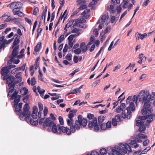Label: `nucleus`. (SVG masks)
<instances>
[{"label":"nucleus","instance_id":"64","mask_svg":"<svg viewBox=\"0 0 155 155\" xmlns=\"http://www.w3.org/2000/svg\"><path fill=\"white\" fill-rule=\"evenodd\" d=\"M90 155H99V154L98 152L97 151L94 150L92 151L90 154Z\"/></svg>","mask_w":155,"mask_h":155},{"label":"nucleus","instance_id":"6","mask_svg":"<svg viewBox=\"0 0 155 155\" xmlns=\"http://www.w3.org/2000/svg\"><path fill=\"white\" fill-rule=\"evenodd\" d=\"M117 150L120 151V153H124L128 154L132 151L130 147L127 143H125L124 145L122 143H120L118 146H115L114 148L117 149Z\"/></svg>","mask_w":155,"mask_h":155},{"label":"nucleus","instance_id":"18","mask_svg":"<svg viewBox=\"0 0 155 155\" xmlns=\"http://www.w3.org/2000/svg\"><path fill=\"white\" fill-rule=\"evenodd\" d=\"M110 149L112 151V153H109L108 154L109 155H119L120 154V151L114 149L112 147Z\"/></svg>","mask_w":155,"mask_h":155},{"label":"nucleus","instance_id":"39","mask_svg":"<svg viewBox=\"0 0 155 155\" xmlns=\"http://www.w3.org/2000/svg\"><path fill=\"white\" fill-rule=\"evenodd\" d=\"M74 21V20L70 21L65 26L67 28L70 27L72 25H73Z\"/></svg>","mask_w":155,"mask_h":155},{"label":"nucleus","instance_id":"2","mask_svg":"<svg viewBox=\"0 0 155 155\" xmlns=\"http://www.w3.org/2000/svg\"><path fill=\"white\" fill-rule=\"evenodd\" d=\"M59 124L56 125L54 121H52L50 117L47 118L45 121L43 126V129H45L47 127H48L47 130L48 131L52 130L54 133H57L58 134H61L60 130H59Z\"/></svg>","mask_w":155,"mask_h":155},{"label":"nucleus","instance_id":"26","mask_svg":"<svg viewBox=\"0 0 155 155\" xmlns=\"http://www.w3.org/2000/svg\"><path fill=\"white\" fill-rule=\"evenodd\" d=\"M128 108H130L129 109L130 110H131L132 111H134L135 110V105L134 104V103L133 102H131L130 103L129 106L127 107Z\"/></svg>","mask_w":155,"mask_h":155},{"label":"nucleus","instance_id":"56","mask_svg":"<svg viewBox=\"0 0 155 155\" xmlns=\"http://www.w3.org/2000/svg\"><path fill=\"white\" fill-rule=\"evenodd\" d=\"M48 112V108L47 107H45L44 110V115L45 117L47 116Z\"/></svg>","mask_w":155,"mask_h":155},{"label":"nucleus","instance_id":"17","mask_svg":"<svg viewBox=\"0 0 155 155\" xmlns=\"http://www.w3.org/2000/svg\"><path fill=\"white\" fill-rule=\"evenodd\" d=\"M41 43L38 42L37 45L35 47L33 52V54L36 55H37V52L39 51L41 48Z\"/></svg>","mask_w":155,"mask_h":155},{"label":"nucleus","instance_id":"59","mask_svg":"<svg viewBox=\"0 0 155 155\" xmlns=\"http://www.w3.org/2000/svg\"><path fill=\"white\" fill-rule=\"evenodd\" d=\"M90 11V10L89 8L86 9L82 13H81V15H85L86 14L89 13Z\"/></svg>","mask_w":155,"mask_h":155},{"label":"nucleus","instance_id":"14","mask_svg":"<svg viewBox=\"0 0 155 155\" xmlns=\"http://www.w3.org/2000/svg\"><path fill=\"white\" fill-rule=\"evenodd\" d=\"M129 108L128 107H127L126 108V110H127V114H126L125 111L122 112L121 116L123 118L125 119L127 118V119H130L131 116V112L130 110L129 109Z\"/></svg>","mask_w":155,"mask_h":155},{"label":"nucleus","instance_id":"63","mask_svg":"<svg viewBox=\"0 0 155 155\" xmlns=\"http://www.w3.org/2000/svg\"><path fill=\"white\" fill-rule=\"evenodd\" d=\"M74 62L75 63H77L78 62V58L77 56L75 55L73 59Z\"/></svg>","mask_w":155,"mask_h":155},{"label":"nucleus","instance_id":"11","mask_svg":"<svg viewBox=\"0 0 155 155\" xmlns=\"http://www.w3.org/2000/svg\"><path fill=\"white\" fill-rule=\"evenodd\" d=\"M122 121L120 115L119 114L112 119V124L113 126L115 127L117 126V123Z\"/></svg>","mask_w":155,"mask_h":155},{"label":"nucleus","instance_id":"43","mask_svg":"<svg viewBox=\"0 0 155 155\" xmlns=\"http://www.w3.org/2000/svg\"><path fill=\"white\" fill-rule=\"evenodd\" d=\"M39 11V9L38 7H34V9L33 10V14L34 15H37V13Z\"/></svg>","mask_w":155,"mask_h":155},{"label":"nucleus","instance_id":"62","mask_svg":"<svg viewBox=\"0 0 155 155\" xmlns=\"http://www.w3.org/2000/svg\"><path fill=\"white\" fill-rule=\"evenodd\" d=\"M75 115V114H73L69 111V114L68 115V117L69 118H73Z\"/></svg>","mask_w":155,"mask_h":155},{"label":"nucleus","instance_id":"34","mask_svg":"<svg viewBox=\"0 0 155 155\" xmlns=\"http://www.w3.org/2000/svg\"><path fill=\"white\" fill-rule=\"evenodd\" d=\"M76 34L73 35L72 34L70 35L68 38V41L72 42V41L73 39L75 37L76 35Z\"/></svg>","mask_w":155,"mask_h":155},{"label":"nucleus","instance_id":"35","mask_svg":"<svg viewBox=\"0 0 155 155\" xmlns=\"http://www.w3.org/2000/svg\"><path fill=\"white\" fill-rule=\"evenodd\" d=\"M38 72H39V75H38V78H39V79L41 80V81H43V80L42 78V76H43V74L42 73L41 71L40 70V68H39V70H38Z\"/></svg>","mask_w":155,"mask_h":155},{"label":"nucleus","instance_id":"8","mask_svg":"<svg viewBox=\"0 0 155 155\" xmlns=\"http://www.w3.org/2000/svg\"><path fill=\"white\" fill-rule=\"evenodd\" d=\"M18 91L16 90L15 91V92L11 94V97L10 99L12 100H14V102H15L16 104L18 103L20 101L21 96L20 95H18Z\"/></svg>","mask_w":155,"mask_h":155},{"label":"nucleus","instance_id":"48","mask_svg":"<svg viewBox=\"0 0 155 155\" xmlns=\"http://www.w3.org/2000/svg\"><path fill=\"white\" fill-rule=\"evenodd\" d=\"M31 85L32 86L35 85L36 84V81L35 79V77H33L31 80Z\"/></svg>","mask_w":155,"mask_h":155},{"label":"nucleus","instance_id":"31","mask_svg":"<svg viewBox=\"0 0 155 155\" xmlns=\"http://www.w3.org/2000/svg\"><path fill=\"white\" fill-rule=\"evenodd\" d=\"M64 35H61L58 40V43H61L64 40Z\"/></svg>","mask_w":155,"mask_h":155},{"label":"nucleus","instance_id":"53","mask_svg":"<svg viewBox=\"0 0 155 155\" xmlns=\"http://www.w3.org/2000/svg\"><path fill=\"white\" fill-rule=\"evenodd\" d=\"M67 122L68 125L69 127L71 126L73 124H75V123H74V122L71 121L70 120H67Z\"/></svg>","mask_w":155,"mask_h":155},{"label":"nucleus","instance_id":"13","mask_svg":"<svg viewBox=\"0 0 155 155\" xmlns=\"http://www.w3.org/2000/svg\"><path fill=\"white\" fill-rule=\"evenodd\" d=\"M18 103L16 104L15 102H14L13 104L14 107L15 108L14 111L15 112H16L17 114H19L20 113H21L22 111L21 108L22 107V104L21 103H20L18 105L19 107H17Z\"/></svg>","mask_w":155,"mask_h":155},{"label":"nucleus","instance_id":"55","mask_svg":"<svg viewBox=\"0 0 155 155\" xmlns=\"http://www.w3.org/2000/svg\"><path fill=\"white\" fill-rule=\"evenodd\" d=\"M122 10L121 7L120 5L118 6L117 8V14H119L121 12Z\"/></svg>","mask_w":155,"mask_h":155},{"label":"nucleus","instance_id":"57","mask_svg":"<svg viewBox=\"0 0 155 155\" xmlns=\"http://www.w3.org/2000/svg\"><path fill=\"white\" fill-rule=\"evenodd\" d=\"M150 141L148 140H146L143 142V145L144 146H146L148 145Z\"/></svg>","mask_w":155,"mask_h":155},{"label":"nucleus","instance_id":"47","mask_svg":"<svg viewBox=\"0 0 155 155\" xmlns=\"http://www.w3.org/2000/svg\"><path fill=\"white\" fill-rule=\"evenodd\" d=\"M138 118L142 120H145L147 119V115H143L142 116H139L138 117Z\"/></svg>","mask_w":155,"mask_h":155},{"label":"nucleus","instance_id":"33","mask_svg":"<svg viewBox=\"0 0 155 155\" xmlns=\"http://www.w3.org/2000/svg\"><path fill=\"white\" fill-rule=\"evenodd\" d=\"M136 126L138 127H140L143 125H144V121H141L140 120H137L136 121Z\"/></svg>","mask_w":155,"mask_h":155},{"label":"nucleus","instance_id":"29","mask_svg":"<svg viewBox=\"0 0 155 155\" xmlns=\"http://www.w3.org/2000/svg\"><path fill=\"white\" fill-rule=\"evenodd\" d=\"M151 149V147H147L146 148H145L143 150L141 151V153L139 155H140L142 154H146L147 152L150 150Z\"/></svg>","mask_w":155,"mask_h":155},{"label":"nucleus","instance_id":"15","mask_svg":"<svg viewBox=\"0 0 155 155\" xmlns=\"http://www.w3.org/2000/svg\"><path fill=\"white\" fill-rule=\"evenodd\" d=\"M9 72V69L8 66H6L2 68L0 72L3 77H5V76H7L9 75L8 74Z\"/></svg>","mask_w":155,"mask_h":155},{"label":"nucleus","instance_id":"44","mask_svg":"<svg viewBox=\"0 0 155 155\" xmlns=\"http://www.w3.org/2000/svg\"><path fill=\"white\" fill-rule=\"evenodd\" d=\"M19 42H20L18 41H15V40H14L12 46V49H13V48L15 47L18 45V44Z\"/></svg>","mask_w":155,"mask_h":155},{"label":"nucleus","instance_id":"58","mask_svg":"<svg viewBox=\"0 0 155 155\" xmlns=\"http://www.w3.org/2000/svg\"><path fill=\"white\" fill-rule=\"evenodd\" d=\"M38 111V109L37 107L36 106H34L33 108V111L32 113H37Z\"/></svg>","mask_w":155,"mask_h":155},{"label":"nucleus","instance_id":"46","mask_svg":"<svg viewBox=\"0 0 155 155\" xmlns=\"http://www.w3.org/2000/svg\"><path fill=\"white\" fill-rule=\"evenodd\" d=\"M120 107H121L122 109V112H124L125 110L126 105L125 104V103H121L120 105Z\"/></svg>","mask_w":155,"mask_h":155},{"label":"nucleus","instance_id":"10","mask_svg":"<svg viewBox=\"0 0 155 155\" xmlns=\"http://www.w3.org/2000/svg\"><path fill=\"white\" fill-rule=\"evenodd\" d=\"M19 45H18L15 47L13 48L12 51L11 55L9 56V57L10 58V61H14L15 58L16 57L18 54V50L19 49Z\"/></svg>","mask_w":155,"mask_h":155},{"label":"nucleus","instance_id":"16","mask_svg":"<svg viewBox=\"0 0 155 155\" xmlns=\"http://www.w3.org/2000/svg\"><path fill=\"white\" fill-rule=\"evenodd\" d=\"M147 36V34L146 33L141 34L137 32L135 33V36L137 41L138 40L140 39L141 40H143L144 38L146 37Z\"/></svg>","mask_w":155,"mask_h":155},{"label":"nucleus","instance_id":"54","mask_svg":"<svg viewBox=\"0 0 155 155\" xmlns=\"http://www.w3.org/2000/svg\"><path fill=\"white\" fill-rule=\"evenodd\" d=\"M38 108L39 111H42L43 110V104L41 102L38 103Z\"/></svg>","mask_w":155,"mask_h":155},{"label":"nucleus","instance_id":"36","mask_svg":"<svg viewBox=\"0 0 155 155\" xmlns=\"http://www.w3.org/2000/svg\"><path fill=\"white\" fill-rule=\"evenodd\" d=\"M100 153L101 155H104L105 154L107 153V152L105 149L102 148L100 150Z\"/></svg>","mask_w":155,"mask_h":155},{"label":"nucleus","instance_id":"24","mask_svg":"<svg viewBox=\"0 0 155 155\" xmlns=\"http://www.w3.org/2000/svg\"><path fill=\"white\" fill-rule=\"evenodd\" d=\"M104 117L103 116H100L98 118V124L100 125V124L102 123L104 120Z\"/></svg>","mask_w":155,"mask_h":155},{"label":"nucleus","instance_id":"25","mask_svg":"<svg viewBox=\"0 0 155 155\" xmlns=\"http://www.w3.org/2000/svg\"><path fill=\"white\" fill-rule=\"evenodd\" d=\"M147 113V114H144V115H147V119L148 118L149 119V120H153V118L154 117H155V114L154 113L151 114V113Z\"/></svg>","mask_w":155,"mask_h":155},{"label":"nucleus","instance_id":"51","mask_svg":"<svg viewBox=\"0 0 155 155\" xmlns=\"http://www.w3.org/2000/svg\"><path fill=\"white\" fill-rule=\"evenodd\" d=\"M29 95H26L25 96L23 99V101L24 103H26L28 100Z\"/></svg>","mask_w":155,"mask_h":155},{"label":"nucleus","instance_id":"45","mask_svg":"<svg viewBox=\"0 0 155 155\" xmlns=\"http://www.w3.org/2000/svg\"><path fill=\"white\" fill-rule=\"evenodd\" d=\"M81 50L80 48H78L74 50V52L75 54H79L81 52Z\"/></svg>","mask_w":155,"mask_h":155},{"label":"nucleus","instance_id":"7","mask_svg":"<svg viewBox=\"0 0 155 155\" xmlns=\"http://www.w3.org/2000/svg\"><path fill=\"white\" fill-rule=\"evenodd\" d=\"M88 126L89 129H93L95 131H98L100 130V127L97 123V119L96 117H95L92 120L88 122Z\"/></svg>","mask_w":155,"mask_h":155},{"label":"nucleus","instance_id":"61","mask_svg":"<svg viewBox=\"0 0 155 155\" xmlns=\"http://www.w3.org/2000/svg\"><path fill=\"white\" fill-rule=\"evenodd\" d=\"M100 81V79H98V80H97L96 81L94 82L92 85V86L93 87H95L97 84Z\"/></svg>","mask_w":155,"mask_h":155},{"label":"nucleus","instance_id":"5","mask_svg":"<svg viewBox=\"0 0 155 155\" xmlns=\"http://www.w3.org/2000/svg\"><path fill=\"white\" fill-rule=\"evenodd\" d=\"M3 80H6V83L8 84L9 87H15V85L19 83V81L15 80V77L11 75L8 76H5V77H3Z\"/></svg>","mask_w":155,"mask_h":155},{"label":"nucleus","instance_id":"12","mask_svg":"<svg viewBox=\"0 0 155 155\" xmlns=\"http://www.w3.org/2000/svg\"><path fill=\"white\" fill-rule=\"evenodd\" d=\"M59 130H60L61 134L62 133L68 136L71 135V132L69 130V128L67 127H65L63 126H61L59 125Z\"/></svg>","mask_w":155,"mask_h":155},{"label":"nucleus","instance_id":"42","mask_svg":"<svg viewBox=\"0 0 155 155\" xmlns=\"http://www.w3.org/2000/svg\"><path fill=\"white\" fill-rule=\"evenodd\" d=\"M111 122L110 120H108L106 124V127H107V128H110L111 126Z\"/></svg>","mask_w":155,"mask_h":155},{"label":"nucleus","instance_id":"38","mask_svg":"<svg viewBox=\"0 0 155 155\" xmlns=\"http://www.w3.org/2000/svg\"><path fill=\"white\" fill-rule=\"evenodd\" d=\"M21 73L19 72L18 73L15 75V77L16 78H18L19 80V82L21 81L22 78L21 76Z\"/></svg>","mask_w":155,"mask_h":155},{"label":"nucleus","instance_id":"52","mask_svg":"<svg viewBox=\"0 0 155 155\" xmlns=\"http://www.w3.org/2000/svg\"><path fill=\"white\" fill-rule=\"evenodd\" d=\"M58 120L59 123L61 125H63L64 124V121L63 118L61 116H59L58 117Z\"/></svg>","mask_w":155,"mask_h":155},{"label":"nucleus","instance_id":"3","mask_svg":"<svg viewBox=\"0 0 155 155\" xmlns=\"http://www.w3.org/2000/svg\"><path fill=\"white\" fill-rule=\"evenodd\" d=\"M78 120L75 121V124H73L70 126V127H69L71 135L72 133H75L76 130H79L81 126L84 127H85L87 125V120L85 118H82L81 115H79L78 116Z\"/></svg>","mask_w":155,"mask_h":155},{"label":"nucleus","instance_id":"4","mask_svg":"<svg viewBox=\"0 0 155 155\" xmlns=\"http://www.w3.org/2000/svg\"><path fill=\"white\" fill-rule=\"evenodd\" d=\"M30 107L28 104L26 103L23 107V111L19 114L21 120H25L28 122L31 116V112L29 111Z\"/></svg>","mask_w":155,"mask_h":155},{"label":"nucleus","instance_id":"40","mask_svg":"<svg viewBox=\"0 0 155 155\" xmlns=\"http://www.w3.org/2000/svg\"><path fill=\"white\" fill-rule=\"evenodd\" d=\"M137 136L139 138L145 139L147 137V135L141 133H139L137 135Z\"/></svg>","mask_w":155,"mask_h":155},{"label":"nucleus","instance_id":"30","mask_svg":"<svg viewBox=\"0 0 155 155\" xmlns=\"http://www.w3.org/2000/svg\"><path fill=\"white\" fill-rule=\"evenodd\" d=\"M146 129V127L144 125H143L140 126L139 128V131L140 133L144 132V131Z\"/></svg>","mask_w":155,"mask_h":155},{"label":"nucleus","instance_id":"20","mask_svg":"<svg viewBox=\"0 0 155 155\" xmlns=\"http://www.w3.org/2000/svg\"><path fill=\"white\" fill-rule=\"evenodd\" d=\"M140 93L138 96H137L136 95H134L133 96V98L132 100V102H133L134 103V102L135 101V104H137V101L138 100L140 102L141 104H143L142 102L141 101H140L139 100V95L140 94Z\"/></svg>","mask_w":155,"mask_h":155},{"label":"nucleus","instance_id":"27","mask_svg":"<svg viewBox=\"0 0 155 155\" xmlns=\"http://www.w3.org/2000/svg\"><path fill=\"white\" fill-rule=\"evenodd\" d=\"M109 17L106 16L105 14L103 15L101 17V23L102 24H103L105 22L107 19H108Z\"/></svg>","mask_w":155,"mask_h":155},{"label":"nucleus","instance_id":"1","mask_svg":"<svg viewBox=\"0 0 155 155\" xmlns=\"http://www.w3.org/2000/svg\"><path fill=\"white\" fill-rule=\"evenodd\" d=\"M153 96L145 90H142L139 95L140 101H141L143 105L141 110L143 115L146 114L147 113H151L153 112L152 107L150 108L152 101L155 98V92L152 93Z\"/></svg>","mask_w":155,"mask_h":155},{"label":"nucleus","instance_id":"32","mask_svg":"<svg viewBox=\"0 0 155 155\" xmlns=\"http://www.w3.org/2000/svg\"><path fill=\"white\" fill-rule=\"evenodd\" d=\"M40 119L39 120L38 123H39V125H42V124H43L42 125V129L43 130H44L45 129H43V126L44 124V123H45V117L43 118H40Z\"/></svg>","mask_w":155,"mask_h":155},{"label":"nucleus","instance_id":"60","mask_svg":"<svg viewBox=\"0 0 155 155\" xmlns=\"http://www.w3.org/2000/svg\"><path fill=\"white\" fill-rule=\"evenodd\" d=\"M10 16H8L7 15H6L5 14L2 15V16L0 18H2V19H3V18H4V19H7Z\"/></svg>","mask_w":155,"mask_h":155},{"label":"nucleus","instance_id":"22","mask_svg":"<svg viewBox=\"0 0 155 155\" xmlns=\"http://www.w3.org/2000/svg\"><path fill=\"white\" fill-rule=\"evenodd\" d=\"M14 15H18L20 17H22L24 16V13L20 11V9H18L15 12L13 13Z\"/></svg>","mask_w":155,"mask_h":155},{"label":"nucleus","instance_id":"50","mask_svg":"<svg viewBox=\"0 0 155 155\" xmlns=\"http://www.w3.org/2000/svg\"><path fill=\"white\" fill-rule=\"evenodd\" d=\"M87 117L89 120L93 119L95 118L94 117V115L91 114H87Z\"/></svg>","mask_w":155,"mask_h":155},{"label":"nucleus","instance_id":"49","mask_svg":"<svg viewBox=\"0 0 155 155\" xmlns=\"http://www.w3.org/2000/svg\"><path fill=\"white\" fill-rule=\"evenodd\" d=\"M72 55L71 54H68L66 56L65 59L68 61H70L71 59Z\"/></svg>","mask_w":155,"mask_h":155},{"label":"nucleus","instance_id":"41","mask_svg":"<svg viewBox=\"0 0 155 155\" xmlns=\"http://www.w3.org/2000/svg\"><path fill=\"white\" fill-rule=\"evenodd\" d=\"M48 7L47 6H45V7L44 11H43V13L44 15V22L45 20V17L46 16V13L47 11Z\"/></svg>","mask_w":155,"mask_h":155},{"label":"nucleus","instance_id":"19","mask_svg":"<svg viewBox=\"0 0 155 155\" xmlns=\"http://www.w3.org/2000/svg\"><path fill=\"white\" fill-rule=\"evenodd\" d=\"M80 48L83 53L86 52L87 49V47L86 46L85 43L84 42H82L80 44Z\"/></svg>","mask_w":155,"mask_h":155},{"label":"nucleus","instance_id":"28","mask_svg":"<svg viewBox=\"0 0 155 155\" xmlns=\"http://www.w3.org/2000/svg\"><path fill=\"white\" fill-rule=\"evenodd\" d=\"M15 87H9L8 88V90H9V91L8 92V95L10 97L11 95V94H12V93L13 92V91L15 92V90H16L15 88Z\"/></svg>","mask_w":155,"mask_h":155},{"label":"nucleus","instance_id":"23","mask_svg":"<svg viewBox=\"0 0 155 155\" xmlns=\"http://www.w3.org/2000/svg\"><path fill=\"white\" fill-rule=\"evenodd\" d=\"M29 122L30 124L33 126L37 125L38 123V120H34L32 119H30L29 121H28V123Z\"/></svg>","mask_w":155,"mask_h":155},{"label":"nucleus","instance_id":"21","mask_svg":"<svg viewBox=\"0 0 155 155\" xmlns=\"http://www.w3.org/2000/svg\"><path fill=\"white\" fill-rule=\"evenodd\" d=\"M28 89L25 87H24L21 89L20 91V93L23 96L25 95L28 93Z\"/></svg>","mask_w":155,"mask_h":155},{"label":"nucleus","instance_id":"9","mask_svg":"<svg viewBox=\"0 0 155 155\" xmlns=\"http://www.w3.org/2000/svg\"><path fill=\"white\" fill-rule=\"evenodd\" d=\"M18 3L16 2H13L7 5V7L10 8L11 9H12L13 13L15 12L18 9H20L21 7L19 6Z\"/></svg>","mask_w":155,"mask_h":155},{"label":"nucleus","instance_id":"37","mask_svg":"<svg viewBox=\"0 0 155 155\" xmlns=\"http://www.w3.org/2000/svg\"><path fill=\"white\" fill-rule=\"evenodd\" d=\"M99 125L100 126L101 129L102 130H106L107 129V127H106V124L104 123H102L101 124Z\"/></svg>","mask_w":155,"mask_h":155}]
</instances>
